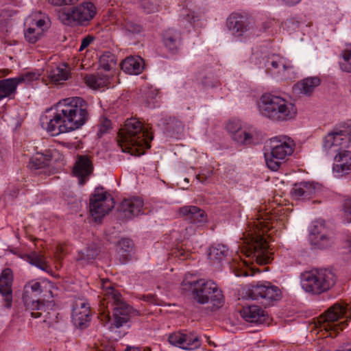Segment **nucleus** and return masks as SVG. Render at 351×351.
I'll use <instances>...</instances> for the list:
<instances>
[{
  "mask_svg": "<svg viewBox=\"0 0 351 351\" xmlns=\"http://www.w3.org/2000/svg\"><path fill=\"white\" fill-rule=\"evenodd\" d=\"M17 86L15 77L0 80V100L14 93Z\"/></svg>",
  "mask_w": 351,
  "mask_h": 351,
  "instance_id": "35",
  "label": "nucleus"
},
{
  "mask_svg": "<svg viewBox=\"0 0 351 351\" xmlns=\"http://www.w3.org/2000/svg\"><path fill=\"white\" fill-rule=\"evenodd\" d=\"M27 261L32 265H35L39 269L47 271L49 266L47 264L45 257L40 253L32 252L27 256Z\"/></svg>",
  "mask_w": 351,
  "mask_h": 351,
  "instance_id": "38",
  "label": "nucleus"
},
{
  "mask_svg": "<svg viewBox=\"0 0 351 351\" xmlns=\"http://www.w3.org/2000/svg\"><path fill=\"white\" fill-rule=\"evenodd\" d=\"M197 179L200 182H204L206 180V177H205L204 175H198L197 176Z\"/></svg>",
  "mask_w": 351,
  "mask_h": 351,
  "instance_id": "64",
  "label": "nucleus"
},
{
  "mask_svg": "<svg viewBox=\"0 0 351 351\" xmlns=\"http://www.w3.org/2000/svg\"><path fill=\"white\" fill-rule=\"evenodd\" d=\"M333 173L337 177H341L351 171V152L341 151L334 157Z\"/></svg>",
  "mask_w": 351,
  "mask_h": 351,
  "instance_id": "20",
  "label": "nucleus"
},
{
  "mask_svg": "<svg viewBox=\"0 0 351 351\" xmlns=\"http://www.w3.org/2000/svg\"><path fill=\"white\" fill-rule=\"evenodd\" d=\"M121 69L131 75L141 73L143 69V60L140 57H128L123 60L121 64Z\"/></svg>",
  "mask_w": 351,
  "mask_h": 351,
  "instance_id": "29",
  "label": "nucleus"
},
{
  "mask_svg": "<svg viewBox=\"0 0 351 351\" xmlns=\"http://www.w3.org/2000/svg\"><path fill=\"white\" fill-rule=\"evenodd\" d=\"M80 0H48L49 3L53 5L60 6L63 5H72Z\"/></svg>",
  "mask_w": 351,
  "mask_h": 351,
  "instance_id": "52",
  "label": "nucleus"
},
{
  "mask_svg": "<svg viewBox=\"0 0 351 351\" xmlns=\"http://www.w3.org/2000/svg\"><path fill=\"white\" fill-rule=\"evenodd\" d=\"M180 215L185 217L191 223L198 226H202L207 221L205 212L195 206H184L179 210Z\"/></svg>",
  "mask_w": 351,
  "mask_h": 351,
  "instance_id": "23",
  "label": "nucleus"
},
{
  "mask_svg": "<svg viewBox=\"0 0 351 351\" xmlns=\"http://www.w3.org/2000/svg\"><path fill=\"white\" fill-rule=\"evenodd\" d=\"M51 159V155L49 152L45 154L36 153L30 158L28 167L32 170L43 169L49 165Z\"/></svg>",
  "mask_w": 351,
  "mask_h": 351,
  "instance_id": "33",
  "label": "nucleus"
},
{
  "mask_svg": "<svg viewBox=\"0 0 351 351\" xmlns=\"http://www.w3.org/2000/svg\"><path fill=\"white\" fill-rule=\"evenodd\" d=\"M235 273V275L237 276H254V271L250 269H238V271H234Z\"/></svg>",
  "mask_w": 351,
  "mask_h": 351,
  "instance_id": "54",
  "label": "nucleus"
},
{
  "mask_svg": "<svg viewBox=\"0 0 351 351\" xmlns=\"http://www.w3.org/2000/svg\"><path fill=\"white\" fill-rule=\"evenodd\" d=\"M143 206V199H122L117 207L118 217L122 220L130 219L141 213Z\"/></svg>",
  "mask_w": 351,
  "mask_h": 351,
  "instance_id": "17",
  "label": "nucleus"
},
{
  "mask_svg": "<svg viewBox=\"0 0 351 351\" xmlns=\"http://www.w3.org/2000/svg\"><path fill=\"white\" fill-rule=\"evenodd\" d=\"M94 40V37L90 35H88L84 37L82 40L81 45L80 47L79 51H82L85 49Z\"/></svg>",
  "mask_w": 351,
  "mask_h": 351,
  "instance_id": "53",
  "label": "nucleus"
},
{
  "mask_svg": "<svg viewBox=\"0 0 351 351\" xmlns=\"http://www.w3.org/2000/svg\"><path fill=\"white\" fill-rule=\"evenodd\" d=\"M113 195H115L114 192L112 193L111 191H107L102 186H98L95 188L90 197H112Z\"/></svg>",
  "mask_w": 351,
  "mask_h": 351,
  "instance_id": "49",
  "label": "nucleus"
},
{
  "mask_svg": "<svg viewBox=\"0 0 351 351\" xmlns=\"http://www.w3.org/2000/svg\"><path fill=\"white\" fill-rule=\"evenodd\" d=\"M350 319L348 304L336 303L317 318L316 326L321 331L324 330L328 333V336L335 337L343 330Z\"/></svg>",
  "mask_w": 351,
  "mask_h": 351,
  "instance_id": "7",
  "label": "nucleus"
},
{
  "mask_svg": "<svg viewBox=\"0 0 351 351\" xmlns=\"http://www.w3.org/2000/svg\"><path fill=\"white\" fill-rule=\"evenodd\" d=\"M95 351H116L114 347L112 344L101 343Z\"/></svg>",
  "mask_w": 351,
  "mask_h": 351,
  "instance_id": "56",
  "label": "nucleus"
},
{
  "mask_svg": "<svg viewBox=\"0 0 351 351\" xmlns=\"http://www.w3.org/2000/svg\"><path fill=\"white\" fill-rule=\"evenodd\" d=\"M227 27L235 36H242L245 33L253 29L254 21L239 14H232L227 19Z\"/></svg>",
  "mask_w": 351,
  "mask_h": 351,
  "instance_id": "16",
  "label": "nucleus"
},
{
  "mask_svg": "<svg viewBox=\"0 0 351 351\" xmlns=\"http://www.w3.org/2000/svg\"><path fill=\"white\" fill-rule=\"evenodd\" d=\"M96 12L95 5L87 1L60 12L59 18L66 25H86L95 17Z\"/></svg>",
  "mask_w": 351,
  "mask_h": 351,
  "instance_id": "11",
  "label": "nucleus"
},
{
  "mask_svg": "<svg viewBox=\"0 0 351 351\" xmlns=\"http://www.w3.org/2000/svg\"><path fill=\"white\" fill-rule=\"evenodd\" d=\"M88 105L82 97H69L60 101L53 117L41 119V125L52 136L81 128L88 119Z\"/></svg>",
  "mask_w": 351,
  "mask_h": 351,
  "instance_id": "1",
  "label": "nucleus"
},
{
  "mask_svg": "<svg viewBox=\"0 0 351 351\" xmlns=\"http://www.w3.org/2000/svg\"><path fill=\"white\" fill-rule=\"evenodd\" d=\"M43 35L42 30L35 27H28L24 30V36L27 42L31 44L36 43Z\"/></svg>",
  "mask_w": 351,
  "mask_h": 351,
  "instance_id": "40",
  "label": "nucleus"
},
{
  "mask_svg": "<svg viewBox=\"0 0 351 351\" xmlns=\"http://www.w3.org/2000/svg\"><path fill=\"white\" fill-rule=\"evenodd\" d=\"M125 351H151L148 348L128 346Z\"/></svg>",
  "mask_w": 351,
  "mask_h": 351,
  "instance_id": "59",
  "label": "nucleus"
},
{
  "mask_svg": "<svg viewBox=\"0 0 351 351\" xmlns=\"http://www.w3.org/2000/svg\"><path fill=\"white\" fill-rule=\"evenodd\" d=\"M103 300L101 301L99 316L104 324L110 323V308L113 310V322L109 328H119L124 326L130 318L131 308L126 304L121 293L115 289L108 280L103 281Z\"/></svg>",
  "mask_w": 351,
  "mask_h": 351,
  "instance_id": "3",
  "label": "nucleus"
},
{
  "mask_svg": "<svg viewBox=\"0 0 351 351\" xmlns=\"http://www.w3.org/2000/svg\"><path fill=\"white\" fill-rule=\"evenodd\" d=\"M183 130L182 123L176 119L170 120V122L167 123V131L171 136L178 137L183 132Z\"/></svg>",
  "mask_w": 351,
  "mask_h": 351,
  "instance_id": "43",
  "label": "nucleus"
},
{
  "mask_svg": "<svg viewBox=\"0 0 351 351\" xmlns=\"http://www.w3.org/2000/svg\"><path fill=\"white\" fill-rule=\"evenodd\" d=\"M320 82V79L318 77H308L294 84L293 90L298 94L310 96L319 86Z\"/></svg>",
  "mask_w": 351,
  "mask_h": 351,
  "instance_id": "26",
  "label": "nucleus"
},
{
  "mask_svg": "<svg viewBox=\"0 0 351 351\" xmlns=\"http://www.w3.org/2000/svg\"><path fill=\"white\" fill-rule=\"evenodd\" d=\"M111 128V121L106 117H101L97 125V136L101 138L104 134L108 133Z\"/></svg>",
  "mask_w": 351,
  "mask_h": 351,
  "instance_id": "47",
  "label": "nucleus"
},
{
  "mask_svg": "<svg viewBox=\"0 0 351 351\" xmlns=\"http://www.w3.org/2000/svg\"><path fill=\"white\" fill-rule=\"evenodd\" d=\"M159 0H141V7L147 14L154 13L159 10Z\"/></svg>",
  "mask_w": 351,
  "mask_h": 351,
  "instance_id": "45",
  "label": "nucleus"
},
{
  "mask_svg": "<svg viewBox=\"0 0 351 351\" xmlns=\"http://www.w3.org/2000/svg\"><path fill=\"white\" fill-rule=\"evenodd\" d=\"M202 84L204 86L214 87L217 84V82L213 81L210 77L206 76L202 80Z\"/></svg>",
  "mask_w": 351,
  "mask_h": 351,
  "instance_id": "55",
  "label": "nucleus"
},
{
  "mask_svg": "<svg viewBox=\"0 0 351 351\" xmlns=\"http://www.w3.org/2000/svg\"><path fill=\"white\" fill-rule=\"evenodd\" d=\"M301 0H282V1L289 5H293L298 3Z\"/></svg>",
  "mask_w": 351,
  "mask_h": 351,
  "instance_id": "61",
  "label": "nucleus"
},
{
  "mask_svg": "<svg viewBox=\"0 0 351 351\" xmlns=\"http://www.w3.org/2000/svg\"><path fill=\"white\" fill-rule=\"evenodd\" d=\"M99 252L96 245L91 244L78 252L76 260L83 265L91 263L99 254Z\"/></svg>",
  "mask_w": 351,
  "mask_h": 351,
  "instance_id": "32",
  "label": "nucleus"
},
{
  "mask_svg": "<svg viewBox=\"0 0 351 351\" xmlns=\"http://www.w3.org/2000/svg\"><path fill=\"white\" fill-rule=\"evenodd\" d=\"M258 105L261 114L274 121H288L296 114V108L293 104L269 93L263 95Z\"/></svg>",
  "mask_w": 351,
  "mask_h": 351,
  "instance_id": "6",
  "label": "nucleus"
},
{
  "mask_svg": "<svg viewBox=\"0 0 351 351\" xmlns=\"http://www.w3.org/2000/svg\"><path fill=\"white\" fill-rule=\"evenodd\" d=\"M90 319V309L89 304L84 299L75 301L72 311L73 324L80 328L85 327Z\"/></svg>",
  "mask_w": 351,
  "mask_h": 351,
  "instance_id": "18",
  "label": "nucleus"
},
{
  "mask_svg": "<svg viewBox=\"0 0 351 351\" xmlns=\"http://www.w3.org/2000/svg\"><path fill=\"white\" fill-rule=\"evenodd\" d=\"M322 187L318 184L309 182L295 183L291 190L292 195L295 196H313L319 195Z\"/></svg>",
  "mask_w": 351,
  "mask_h": 351,
  "instance_id": "24",
  "label": "nucleus"
},
{
  "mask_svg": "<svg viewBox=\"0 0 351 351\" xmlns=\"http://www.w3.org/2000/svg\"><path fill=\"white\" fill-rule=\"evenodd\" d=\"M163 44L172 53H176L181 45V36L178 31L169 29L163 34Z\"/></svg>",
  "mask_w": 351,
  "mask_h": 351,
  "instance_id": "28",
  "label": "nucleus"
},
{
  "mask_svg": "<svg viewBox=\"0 0 351 351\" xmlns=\"http://www.w3.org/2000/svg\"><path fill=\"white\" fill-rule=\"evenodd\" d=\"M69 72L66 69L57 66L52 69L48 75L49 78L53 82L58 83L68 78Z\"/></svg>",
  "mask_w": 351,
  "mask_h": 351,
  "instance_id": "39",
  "label": "nucleus"
},
{
  "mask_svg": "<svg viewBox=\"0 0 351 351\" xmlns=\"http://www.w3.org/2000/svg\"><path fill=\"white\" fill-rule=\"evenodd\" d=\"M266 67L267 70L271 71V72H276V70L279 69L280 66L282 68L283 71V75L285 77L291 78L290 76L288 75H286L285 73L287 71L293 69L292 66H286L282 60L279 58L278 57L273 56L271 58H269L266 62Z\"/></svg>",
  "mask_w": 351,
  "mask_h": 351,
  "instance_id": "36",
  "label": "nucleus"
},
{
  "mask_svg": "<svg viewBox=\"0 0 351 351\" xmlns=\"http://www.w3.org/2000/svg\"><path fill=\"white\" fill-rule=\"evenodd\" d=\"M52 285L49 281L43 280L38 282L32 280L27 282L24 287L23 294V302L26 310L31 311V316L34 318L43 317V321L47 322L50 319L49 309L53 306L52 302L44 303L37 297L40 295L45 289L51 288Z\"/></svg>",
  "mask_w": 351,
  "mask_h": 351,
  "instance_id": "5",
  "label": "nucleus"
},
{
  "mask_svg": "<svg viewBox=\"0 0 351 351\" xmlns=\"http://www.w3.org/2000/svg\"><path fill=\"white\" fill-rule=\"evenodd\" d=\"M169 342L176 347L183 350H192L201 346L202 340L200 337L193 332L182 333L175 332L169 335Z\"/></svg>",
  "mask_w": 351,
  "mask_h": 351,
  "instance_id": "15",
  "label": "nucleus"
},
{
  "mask_svg": "<svg viewBox=\"0 0 351 351\" xmlns=\"http://www.w3.org/2000/svg\"><path fill=\"white\" fill-rule=\"evenodd\" d=\"M114 199H90L89 212L95 222H99L112 210Z\"/></svg>",
  "mask_w": 351,
  "mask_h": 351,
  "instance_id": "19",
  "label": "nucleus"
},
{
  "mask_svg": "<svg viewBox=\"0 0 351 351\" xmlns=\"http://www.w3.org/2000/svg\"><path fill=\"white\" fill-rule=\"evenodd\" d=\"M197 16L195 15V10L192 12H189L186 14V16L184 18V20H186V22H188L189 24H192L195 21V19H197Z\"/></svg>",
  "mask_w": 351,
  "mask_h": 351,
  "instance_id": "57",
  "label": "nucleus"
},
{
  "mask_svg": "<svg viewBox=\"0 0 351 351\" xmlns=\"http://www.w3.org/2000/svg\"><path fill=\"white\" fill-rule=\"evenodd\" d=\"M158 93L156 89H152L147 91V93H145V97L146 99V103L148 107H154V100L156 98Z\"/></svg>",
  "mask_w": 351,
  "mask_h": 351,
  "instance_id": "50",
  "label": "nucleus"
},
{
  "mask_svg": "<svg viewBox=\"0 0 351 351\" xmlns=\"http://www.w3.org/2000/svg\"><path fill=\"white\" fill-rule=\"evenodd\" d=\"M228 254L227 246L223 244H215L209 247L208 256L212 264H217L223 261Z\"/></svg>",
  "mask_w": 351,
  "mask_h": 351,
  "instance_id": "31",
  "label": "nucleus"
},
{
  "mask_svg": "<svg viewBox=\"0 0 351 351\" xmlns=\"http://www.w3.org/2000/svg\"><path fill=\"white\" fill-rule=\"evenodd\" d=\"M30 20V27H35L36 29H39L42 30V34H43L44 30L47 27V21L45 19V17L38 18L36 15L32 16L29 18Z\"/></svg>",
  "mask_w": 351,
  "mask_h": 351,
  "instance_id": "48",
  "label": "nucleus"
},
{
  "mask_svg": "<svg viewBox=\"0 0 351 351\" xmlns=\"http://www.w3.org/2000/svg\"><path fill=\"white\" fill-rule=\"evenodd\" d=\"M13 273L10 268L3 269L0 276V293L4 297L6 308H10L12 302V284Z\"/></svg>",
  "mask_w": 351,
  "mask_h": 351,
  "instance_id": "21",
  "label": "nucleus"
},
{
  "mask_svg": "<svg viewBox=\"0 0 351 351\" xmlns=\"http://www.w3.org/2000/svg\"><path fill=\"white\" fill-rule=\"evenodd\" d=\"M308 239L313 249L324 250L333 243V238L327 232L323 219H317L311 223Z\"/></svg>",
  "mask_w": 351,
  "mask_h": 351,
  "instance_id": "13",
  "label": "nucleus"
},
{
  "mask_svg": "<svg viewBox=\"0 0 351 351\" xmlns=\"http://www.w3.org/2000/svg\"><path fill=\"white\" fill-rule=\"evenodd\" d=\"M119 27L123 34L129 38H134L143 31L141 24L130 18H123L119 22Z\"/></svg>",
  "mask_w": 351,
  "mask_h": 351,
  "instance_id": "27",
  "label": "nucleus"
},
{
  "mask_svg": "<svg viewBox=\"0 0 351 351\" xmlns=\"http://www.w3.org/2000/svg\"><path fill=\"white\" fill-rule=\"evenodd\" d=\"M228 131L232 134V136L242 129L241 124L239 121H230L226 125Z\"/></svg>",
  "mask_w": 351,
  "mask_h": 351,
  "instance_id": "51",
  "label": "nucleus"
},
{
  "mask_svg": "<svg viewBox=\"0 0 351 351\" xmlns=\"http://www.w3.org/2000/svg\"><path fill=\"white\" fill-rule=\"evenodd\" d=\"M351 147V124L343 125L328 133L323 138V148L337 154Z\"/></svg>",
  "mask_w": 351,
  "mask_h": 351,
  "instance_id": "12",
  "label": "nucleus"
},
{
  "mask_svg": "<svg viewBox=\"0 0 351 351\" xmlns=\"http://www.w3.org/2000/svg\"><path fill=\"white\" fill-rule=\"evenodd\" d=\"M40 77V74L36 72H26L16 77L15 79L18 85L21 83L29 84L33 81L38 80Z\"/></svg>",
  "mask_w": 351,
  "mask_h": 351,
  "instance_id": "46",
  "label": "nucleus"
},
{
  "mask_svg": "<svg viewBox=\"0 0 351 351\" xmlns=\"http://www.w3.org/2000/svg\"><path fill=\"white\" fill-rule=\"evenodd\" d=\"M340 215L343 223H351V199H344Z\"/></svg>",
  "mask_w": 351,
  "mask_h": 351,
  "instance_id": "44",
  "label": "nucleus"
},
{
  "mask_svg": "<svg viewBox=\"0 0 351 351\" xmlns=\"http://www.w3.org/2000/svg\"><path fill=\"white\" fill-rule=\"evenodd\" d=\"M85 83L93 89H98L106 86L109 83V78L103 74L86 75L84 77Z\"/></svg>",
  "mask_w": 351,
  "mask_h": 351,
  "instance_id": "34",
  "label": "nucleus"
},
{
  "mask_svg": "<svg viewBox=\"0 0 351 351\" xmlns=\"http://www.w3.org/2000/svg\"><path fill=\"white\" fill-rule=\"evenodd\" d=\"M177 256L179 257L180 259L181 260H184V259H186L189 256V254L186 252V254H184V253H180V254L178 255H176Z\"/></svg>",
  "mask_w": 351,
  "mask_h": 351,
  "instance_id": "63",
  "label": "nucleus"
},
{
  "mask_svg": "<svg viewBox=\"0 0 351 351\" xmlns=\"http://www.w3.org/2000/svg\"><path fill=\"white\" fill-rule=\"evenodd\" d=\"M294 143L287 136L274 137L270 139L269 152L264 154L267 166L272 171H277L280 160L293 152Z\"/></svg>",
  "mask_w": 351,
  "mask_h": 351,
  "instance_id": "10",
  "label": "nucleus"
},
{
  "mask_svg": "<svg viewBox=\"0 0 351 351\" xmlns=\"http://www.w3.org/2000/svg\"><path fill=\"white\" fill-rule=\"evenodd\" d=\"M232 137L234 141L241 145H248L252 141V135L244 128L239 130Z\"/></svg>",
  "mask_w": 351,
  "mask_h": 351,
  "instance_id": "42",
  "label": "nucleus"
},
{
  "mask_svg": "<svg viewBox=\"0 0 351 351\" xmlns=\"http://www.w3.org/2000/svg\"><path fill=\"white\" fill-rule=\"evenodd\" d=\"M342 60L339 62L341 69L347 73H351V45H346V49L341 51Z\"/></svg>",
  "mask_w": 351,
  "mask_h": 351,
  "instance_id": "37",
  "label": "nucleus"
},
{
  "mask_svg": "<svg viewBox=\"0 0 351 351\" xmlns=\"http://www.w3.org/2000/svg\"><path fill=\"white\" fill-rule=\"evenodd\" d=\"M248 295L252 300H261V302L267 305L274 301L281 298V291L276 285L269 282H258L251 285L248 289Z\"/></svg>",
  "mask_w": 351,
  "mask_h": 351,
  "instance_id": "14",
  "label": "nucleus"
},
{
  "mask_svg": "<svg viewBox=\"0 0 351 351\" xmlns=\"http://www.w3.org/2000/svg\"><path fill=\"white\" fill-rule=\"evenodd\" d=\"M193 298L199 304L210 302L213 306L223 303V295L218 285L211 280L199 279L191 283Z\"/></svg>",
  "mask_w": 351,
  "mask_h": 351,
  "instance_id": "9",
  "label": "nucleus"
},
{
  "mask_svg": "<svg viewBox=\"0 0 351 351\" xmlns=\"http://www.w3.org/2000/svg\"><path fill=\"white\" fill-rule=\"evenodd\" d=\"M337 282V276L328 269H317L303 273L301 286L308 293L321 294L332 289Z\"/></svg>",
  "mask_w": 351,
  "mask_h": 351,
  "instance_id": "8",
  "label": "nucleus"
},
{
  "mask_svg": "<svg viewBox=\"0 0 351 351\" xmlns=\"http://www.w3.org/2000/svg\"><path fill=\"white\" fill-rule=\"evenodd\" d=\"M93 166L87 156L78 157L73 168V173L78 178L80 184H84L87 178L92 173Z\"/></svg>",
  "mask_w": 351,
  "mask_h": 351,
  "instance_id": "22",
  "label": "nucleus"
},
{
  "mask_svg": "<svg viewBox=\"0 0 351 351\" xmlns=\"http://www.w3.org/2000/svg\"><path fill=\"white\" fill-rule=\"evenodd\" d=\"M195 3H197V4H201L200 5H198L195 8V10H197V12L200 13V12H202L204 11L205 8L204 7V0H195Z\"/></svg>",
  "mask_w": 351,
  "mask_h": 351,
  "instance_id": "60",
  "label": "nucleus"
},
{
  "mask_svg": "<svg viewBox=\"0 0 351 351\" xmlns=\"http://www.w3.org/2000/svg\"><path fill=\"white\" fill-rule=\"evenodd\" d=\"M134 244L130 239H122L117 245V252L122 263H125L132 258Z\"/></svg>",
  "mask_w": 351,
  "mask_h": 351,
  "instance_id": "30",
  "label": "nucleus"
},
{
  "mask_svg": "<svg viewBox=\"0 0 351 351\" xmlns=\"http://www.w3.org/2000/svg\"><path fill=\"white\" fill-rule=\"evenodd\" d=\"M100 66L105 71H110L117 64L116 58L114 54L110 52H105L99 60Z\"/></svg>",
  "mask_w": 351,
  "mask_h": 351,
  "instance_id": "41",
  "label": "nucleus"
},
{
  "mask_svg": "<svg viewBox=\"0 0 351 351\" xmlns=\"http://www.w3.org/2000/svg\"><path fill=\"white\" fill-rule=\"evenodd\" d=\"M118 143L123 152L140 156L144 149L150 148L154 136L145 130L141 122L136 118L128 119L118 133Z\"/></svg>",
  "mask_w": 351,
  "mask_h": 351,
  "instance_id": "4",
  "label": "nucleus"
},
{
  "mask_svg": "<svg viewBox=\"0 0 351 351\" xmlns=\"http://www.w3.org/2000/svg\"><path fill=\"white\" fill-rule=\"evenodd\" d=\"M64 249L63 245H57L56 252H55V256H56V259L60 261L63 258L62 253L64 252Z\"/></svg>",
  "mask_w": 351,
  "mask_h": 351,
  "instance_id": "58",
  "label": "nucleus"
},
{
  "mask_svg": "<svg viewBox=\"0 0 351 351\" xmlns=\"http://www.w3.org/2000/svg\"><path fill=\"white\" fill-rule=\"evenodd\" d=\"M240 313L241 317L248 322L262 323L265 320V312L259 306H243Z\"/></svg>",
  "mask_w": 351,
  "mask_h": 351,
  "instance_id": "25",
  "label": "nucleus"
},
{
  "mask_svg": "<svg viewBox=\"0 0 351 351\" xmlns=\"http://www.w3.org/2000/svg\"><path fill=\"white\" fill-rule=\"evenodd\" d=\"M345 247L349 248V251L351 252V236L348 237Z\"/></svg>",
  "mask_w": 351,
  "mask_h": 351,
  "instance_id": "62",
  "label": "nucleus"
},
{
  "mask_svg": "<svg viewBox=\"0 0 351 351\" xmlns=\"http://www.w3.org/2000/svg\"><path fill=\"white\" fill-rule=\"evenodd\" d=\"M269 204L261 206L257 211L256 218H252L248 222V230L243 234L242 243L239 246L242 253L247 257H254L256 262L265 265L269 262V245L267 234L273 228L271 217L268 215L273 208Z\"/></svg>",
  "mask_w": 351,
  "mask_h": 351,
  "instance_id": "2",
  "label": "nucleus"
}]
</instances>
